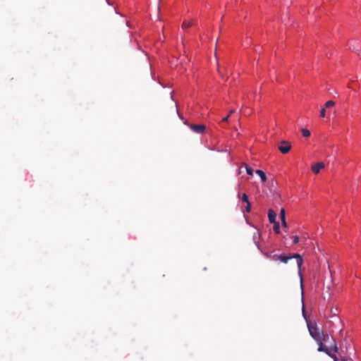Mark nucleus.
Segmentation results:
<instances>
[{"label":"nucleus","mask_w":361,"mask_h":361,"mask_svg":"<svg viewBox=\"0 0 361 361\" xmlns=\"http://www.w3.org/2000/svg\"><path fill=\"white\" fill-rule=\"evenodd\" d=\"M295 259L297 262V266L298 269V273L300 276L301 281L302 280V274H301V267L303 262L302 258L300 255L299 254H293L290 256H286L284 254L281 255H277L275 254L271 257V259L274 261H281V262H283L285 264L288 263V261L291 259Z\"/></svg>","instance_id":"f257e3e1"},{"label":"nucleus","mask_w":361,"mask_h":361,"mask_svg":"<svg viewBox=\"0 0 361 361\" xmlns=\"http://www.w3.org/2000/svg\"><path fill=\"white\" fill-rule=\"evenodd\" d=\"M308 330L311 336L316 341H321V337H323V332H321L319 329L317 328L316 324L308 323Z\"/></svg>","instance_id":"f03ea898"},{"label":"nucleus","mask_w":361,"mask_h":361,"mask_svg":"<svg viewBox=\"0 0 361 361\" xmlns=\"http://www.w3.org/2000/svg\"><path fill=\"white\" fill-rule=\"evenodd\" d=\"M189 128L193 132L198 134H203L206 129V126L204 124H188L185 123Z\"/></svg>","instance_id":"7ed1b4c3"},{"label":"nucleus","mask_w":361,"mask_h":361,"mask_svg":"<svg viewBox=\"0 0 361 361\" xmlns=\"http://www.w3.org/2000/svg\"><path fill=\"white\" fill-rule=\"evenodd\" d=\"M281 145L279 147V149L280 150V152L283 154L288 153L290 151V149H291L290 144L286 140L281 141Z\"/></svg>","instance_id":"20e7f679"},{"label":"nucleus","mask_w":361,"mask_h":361,"mask_svg":"<svg viewBox=\"0 0 361 361\" xmlns=\"http://www.w3.org/2000/svg\"><path fill=\"white\" fill-rule=\"evenodd\" d=\"M324 167L325 164L323 162H318L312 165L311 169L314 173L317 174L322 169H324Z\"/></svg>","instance_id":"39448f33"},{"label":"nucleus","mask_w":361,"mask_h":361,"mask_svg":"<svg viewBox=\"0 0 361 361\" xmlns=\"http://www.w3.org/2000/svg\"><path fill=\"white\" fill-rule=\"evenodd\" d=\"M319 344L318 351L319 352H324L326 353L329 356L331 357V356H334V354H332L330 351V350L324 345L323 343L321 341H317Z\"/></svg>","instance_id":"423d86ee"},{"label":"nucleus","mask_w":361,"mask_h":361,"mask_svg":"<svg viewBox=\"0 0 361 361\" xmlns=\"http://www.w3.org/2000/svg\"><path fill=\"white\" fill-rule=\"evenodd\" d=\"M268 218L271 224L276 223V213L273 209H269L268 212Z\"/></svg>","instance_id":"0eeeda50"},{"label":"nucleus","mask_w":361,"mask_h":361,"mask_svg":"<svg viewBox=\"0 0 361 361\" xmlns=\"http://www.w3.org/2000/svg\"><path fill=\"white\" fill-rule=\"evenodd\" d=\"M256 173L258 174L261 178V180L264 183L267 180V176L265 173L262 170H257Z\"/></svg>","instance_id":"6e6552de"},{"label":"nucleus","mask_w":361,"mask_h":361,"mask_svg":"<svg viewBox=\"0 0 361 361\" xmlns=\"http://www.w3.org/2000/svg\"><path fill=\"white\" fill-rule=\"evenodd\" d=\"M196 23V22L193 21V20H190V21H183V24H182V28L183 29H185L186 27H191L192 25H195Z\"/></svg>","instance_id":"1a4fd4ad"},{"label":"nucleus","mask_w":361,"mask_h":361,"mask_svg":"<svg viewBox=\"0 0 361 361\" xmlns=\"http://www.w3.org/2000/svg\"><path fill=\"white\" fill-rule=\"evenodd\" d=\"M246 169V172L248 175L252 176L253 174V169L249 166L247 164H244Z\"/></svg>","instance_id":"9d476101"},{"label":"nucleus","mask_w":361,"mask_h":361,"mask_svg":"<svg viewBox=\"0 0 361 361\" xmlns=\"http://www.w3.org/2000/svg\"><path fill=\"white\" fill-rule=\"evenodd\" d=\"M274 224V231L276 233H280V225H279V223L278 221H276V223H273Z\"/></svg>","instance_id":"9b49d317"},{"label":"nucleus","mask_w":361,"mask_h":361,"mask_svg":"<svg viewBox=\"0 0 361 361\" xmlns=\"http://www.w3.org/2000/svg\"><path fill=\"white\" fill-rule=\"evenodd\" d=\"M335 105V103L332 100H329L325 103L324 108H330L331 106H334Z\"/></svg>","instance_id":"f8f14e48"},{"label":"nucleus","mask_w":361,"mask_h":361,"mask_svg":"<svg viewBox=\"0 0 361 361\" xmlns=\"http://www.w3.org/2000/svg\"><path fill=\"white\" fill-rule=\"evenodd\" d=\"M302 135L305 137H308L310 136V131L307 129H302Z\"/></svg>","instance_id":"ddd939ff"},{"label":"nucleus","mask_w":361,"mask_h":361,"mask_svg":"<svg viewBox=\"0 0 361 361\" xmlns=\"http://www.w3.org/2000/svg\"><path fill=\"white\" fill-rule=\"evenodd\" d=\"M330 338V336L328 334H324L323 337H321V342L324 343V342H327Z\"/></svg>","instance_id":"4468645a"},{"label":"nucleus","mask_w":361,"mask_h":361,"mask_svg":"<svg viewBox=\"0 0 361 361\" xmlns=\"http://www.w3.org/2000/svg\"><path fill=\"white\" fill-rule=\"evenodd\" d=\"M280 218L281 220L286 219V211L283 208H282L280 211Z\"/></svg>","instance_id":"2eb2a0df"},{"label":"nucleus","mask_w":361,"mask_h":361,"mask_svg":"<svg viewBox=\"0 0 361 361\" xmlns=\"http://www.w3.org/2000/svg\"><path fill=\"white\" fill-rule=\"evenodd\" d=\"M241 200L244 202H246V203L249 202L248 197H247V195L245 193H243L242 195Z\"/></svg>","instance_id":"dca6fc26"},{"label":"nucleus","mask_w":361,"mask_h":361,"mask_svg":"<svg viewBox=\"0 0 361 361\" xmlns=\"http://www.w3.org/2000/svg\"><path fill=\"white\" fill-rule=\"evenodd\" d=\"M329 350H332L334 353H338V348L337 347L336 343H335V341H334V345L331 348H329Z\"/></svg>","instance_id":"f3484780"},{"label":"nucleus","mask_w":361,"mask_h":361,"mask_svg":"<svg viewBox=\"0 0 361 361\" xmlns=\"http://www.w3.org/2000/svg\"><path fill=\"white\" fill-rule=\"evenodd\" d=\"M331 358H333L334 361H347L345 357H342L341 360H338L336 355L331 356Z\"/></svg>","instance_id":"a211bd4d"},{"label":"nucleus","mask_w":361,"mask_h":361,"mask_svg":"<svg viewBox=\"0 0 361 361\" xmlns=\"http://www.w3.org/2000/svg\"><path fill=\"white\" fill-rule=\"evenodd\" d=\"M325 116H326V109H325V108H322L320 110V116L324 118V117H325Z\"/></svg>","instance_id":"6ab92c4d"},{"label":"nucleus","mask_w":361,"mask_h":361,"mask_svg":"<svg viewBox=\"0 0 361 361\" xmlns=\"http://www.w3.org/2000/svg\"><path fill=\"white\" fill-rule=\"evenodd\" d=\"M250 209H251V205H250V203L249 202L248 203H247V206L245 207V212H250Z\"/></svg>","instance_id":"aec40b11"},{"label":"nucleus","mask_w":361,"mask_h":361,"mask_svg":"<svg viewBox=\"0 0 361 361\" xmlns=\"http://www.w3.org/2000/svg\"><path fill=\"white\" fill-rule=\"evenodd\" d=\"M292 238L293 239V243L294 244H296V243H298L299 242V238L298 236L294 235Z\"/></svg>","instance_id":"412c9836"},{"label":"nucleus","mask_w":361,"mask_h":361,"mask_svg":"<svg viewBox=\"0 0 361 361\" xmlns=\"http://www.w3.org/2000/svg\"><path fill=\"white\" fill-rule=\"evenodd\" d=\"M282 226L286 228L288 226L286 219L281 220Z\"/></svg>","instance_id":"4be33fe9"},{"label":"nucleus","mask_w":361,"mask_h":361,"mask_svg":"<svg viewBox=\"0 0 361 361\" xmlns=\"http://www.w3.org/2000/svg\"><path fill=\"white\" fill-rule=\"evenodd\" d=\"M228 117H229V115L224 117L223 119H222V122H226V121H228Z\"/></svg>","instance_id":"5701e85b"},{"label":"nucleus","mask_w":361,"mask_h":361,"mask_svg":"<svg viewBox=\"0 0 361 361\" xmlns=\"http://www.w3.org/2000/svg\"><path fill=\"white\" fill-rule=\"evenodd\" d=\"M331 314H334V315H336V314H337V310H336L335 311H333V310H331Z\"/></svg>","instance_id":"b1692460"},{"label":"nucleus","mask_w":361,"mask_h":361,"mask_svg":"<svg viewBox=\"0 0 361 361\" xmlns=\"http://www.w3.org/2000/svg\"><path fill=\"white\" fill-rule=\"evenodd\" d=\"M235 112V110L234 109H231L230 111H229V116L232 114H233Z\"/></svg>","instance_id":"393cba45"},{"label":"nucleus","mask_w":361,"mask_h":361,"mask_svg":"<svg viewBox=\"0 0 361 361\" xmlns=\"http://www.w3.org/2000/svg\"><path fill=\"white\" fill-rule=\"evenodd\" d=\"M355 51H359V49H357L355 47L353 48Z\"/></svg>","instance_id":"a878e982"}]
</instances>
